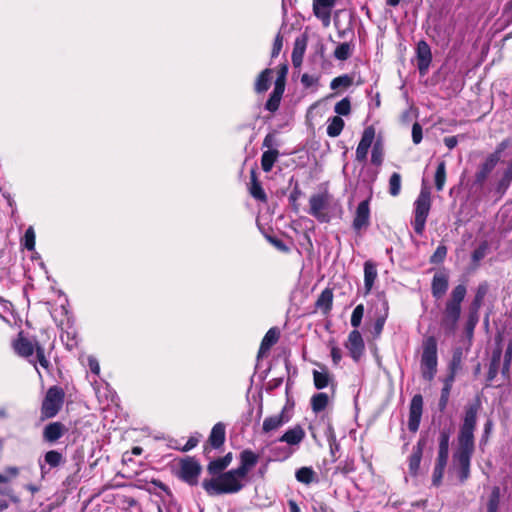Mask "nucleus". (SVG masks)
<instances>
[{
	"label": "nucleus",
	"mask_w": 512,
	"mask_h": 512,
	"mask_svg": "<svg viewBox=\"0 0 512 512\" xmlns=\"http://www.w3.org/2000/svg\"><path fill=\"white\" fill-rule=\"evenodd\" d=\"M239 460L237 468L202 481V487L209 496L236 494L244 488L243 479L257 465L259 455L251 449H244L239 454Z\"/></svg>",
	"instance_id": "1"
},
{
	"label": "nucleus",
	"mask_w": 512,
	"mask_h": 512,
	"mask_svg": "<svg viewBox=\"0 0 512 512\" xmlns=\"http://www.w3.org/2000/svg\"><path fill=\"white\" fill-rule=\"evenodd\" d=\"M479 408V401L465 407L463 423L457 436V449L453 454V460L457 468V477L462 484L470 478L471 459L475 451L474 431Z\"/></svg>",
	"instance_id": "2"
},
{
	"label": "nucleus",
	"mask_w": 512,
	"mask_h": 512,
	"mask_svg": "<svg viewBox=\"0 0 512 512\" xmlns=\"http://www.w3.org/2000/svg\"><path fill=\"white\" fill-rule=\"evenodd\" d=\"M375 134L376 130L373 125L367 126L363 130L360 142L355 152V159L359 163L366 162L369 148L372 146L371 163L375 166L382 165L384 160V148L380 139L374 142Z\"/></svg>",
	"instance_id": "3"
},
{
	"label": "nucleus",
	"mask_w": 512,
	"mask_h": 512,
	"mask_svg": "<svg viewBox=\"0 0 512 512\" xmlns=\"http://www.w3.org/2000/svg\"><path fill=\"white\" fill-rule=\"evenodd\" d=\"M489 284L486 281L479 283L475 295L468 307L467 320H489L493 314L494 303L488 297Z\"/></svg>",
	"instance_id": "4"
},
{
	"label": "nucleus",
	"mask_w": 512,
	"mask_h": 512,
	"mask_svg": "<svg viewBox=\"0 0 512 512\" xmlns=\"http://www.w3.org/2000/svg\"><path fill=\"white\" fill-rule=\"evenodd\" d=\"M437 364V339L434 335H426L422 341L420 361L421 374L424 380H433L437 372Z\"/></svg>",
	"instance_id": "5"
},
{
	"label": "nucleus",
	"mask_w": 512,
	"mask_h": 512,
	"mask_svg": "<svg viewBox=\"0 0 512 512\" xmlns=\"http://www.w3.org/2000/svg\"><path fill=\"white\" fill-rule=\"evenodd\" d=\"M432 206L431 192L428 187H422L414 202V219L411 225L414 232L422 236L425 231L426 221Z\"/></svg>",
	"instance_id": "6"
},
{
	"label": "nucleus",
	"mask_w": 512,
	"mask_h": 512,
	"mask_svg": "<svg viewBox=\"0 0 512 512\" xmlns=\"http://www.w3.org/2000/svg\"><path fill=\"white\" fill-rule=\"evenodd\" d=\"M64 401L65 391L61 386L53 385L49 387L41 403V419L54 418L61 411Z\"/></svg>",
	"instance_id": "7"
},
{
	"label": "nucleus",
	"mask_w": 512,
	"mask_h": 512,
	"mask_svg": "<svg viewBox=\"0 0 512 512\" xmlns=\"http://www.w3.org/2000/svg\"><path fill=\"white\" fill-rule=\"evenodd\" d=\"M331 199L332 195L327 190L311 195L308 213L320 223H329L331 217L325 210L328 208Z\"/></svg>",
	"instance_id": "8"
},
{
	"label": "nucleus",
	"mask_w": 512,
	"mask_h": 512,
	"mask_svg": "<svg viewBox=\"0 0 512 512\" xmlns=\"http://www.w3.org/2000/svg\"><path fill=\"white\" fill-rule=\"evenodd\" d=\"M201 472L202 467L194 457L188 456L180 460L178 477L188 485L196 486Z\"/></svg>",
	"instance_id": "9"
},
{
	"label": "nucleus",
	"mask_w": 512,
	"mask_h": 512,
	"mask_svg": "<svg viewBox=\"0 0 512 512\" xmlns=\"http://www.w3.org/2000/svg\"><path fill=\"white\" fill-rule=\"evenodd\" d=\"M467 293L466 286L459 284L451 292L450 299L446 303L445 315L448 320H459L461 315V303Z\"/></svg>",
	"instance_id": "10"
},
{
	"label": "nucleus",
	"mask_w": 512,
	"mask_h": 512,
	"mask_svg": "<svg viewBox=\"0 0 512 512\" xmlns=\"http://www.w3.org/2000/svg\"><path fill=\"white\" fill-rule=\"evenodd\" d=\"M226 440V424L217 422L211 429L206 443L203 445V454L209 458L212 450H220Z\"/></svg>",
	"instance_id": "11"
},
{
	"label": "nucleus",
	"mask_w": 512,
	"mask_h": 512,
	"mask_svg": "<svg viewBox=\"0 0 512 512\" xmlns=\"http://www.w3.org/2000/svg\"><path fill=\"white\" fill-rule=\"evenodd\" d=\"M370 226V198L361 201L355 211L352 228L357 234Z\"/></svg>",
	"instance_id": "12"
},
{
	"label": "nucleus",
	"mask_w": 512,
	"mask_h": 512,
	"mask_svg": "<svg viewBox=\"0 0 512 512\" xmlns=\"http://www.w3.org/2000/svg\"><path fill=\"white\" fill-rule=\"evenodd\" d=\"M423 413V397L421 394H415L409 405L408 429L415 433L418 431Z\"/></svg>",
	"instance_id": "13"
},
{
	"label": "nucleus",
	"mask_w": 512,
	"mask_h": 512,
	"mask_svg": "<svg viewBox=\"0 0 512 512\" xmlns=\"http://www.w3.org/2000/svg\"><path fill=\"white\" fill-rule=\"evenodd\" d=\"M416 61L419 74L425 76L432 63V52L425 40H420L416 46Z\"/></svg>",
	"instance_id": "14"
},
{
	"label": "nucleus",
	"mask_w": 512,
	"mask_h": 512,
	"mask_svg": "<svg viewBox=\"0 0 512 512\" xmlns=\"http://www.w3.org/2000/svg\"><path fill=\"white\" fill-rule=\"evenodd\" d=\"M427 440L421 437L416 445L412 448V453L408 457V471L412 477H417L420 471V463L423 456V451L426 447Z\"/></svg>",
	"instance_id": "15"
},
{
	"label": "nucleus",
	"mask_w": 512,
	"mask_h": 512,
	"mask_svg": "<svg viewBox=\"0 0 512 512\" xmlns=\"http://www.w3.org/2000/svg\"><path fill=\"white\" fill-rule=\"evenodd\" d=\"M68 428L64 423L60 421L50 422L44 426L42 431V439L45 443L55 444L58 442L66 433Z\"/></svg>",
	"instance_id": "16"
},
{
	"label": "nucleus",
	"mask_w": 512,
	"mask_h": 512,
	"mask_svg": "<svg viewBox=\"0 0 512 512\" xmlns=\"http://www.w3.org/2000/svg\"><path fill=\"white\" fill-rule=\"evenodd\" d=\"M495 340H496V347L492 351V356H491V360H490V364H489V369H488V373H487V382H488L487 386L490 385V383L496 378V376L498 374V371H499L500 363H501V357H502V346H501L502 334L498 333L496 335Z\"/></svg>",
	"instance_id": "17"
},
{
	"label": "nucleus",
	"mask_w": 512,
	"mask_h": 512,
	"mask_svg": "<svg viewBox=\"0 0 512 512\" xmlns=\"http://www.w3.org/2000/svg\"><path fill=\"white\" fill-rule=\"evenodd\" d=\"M346 348L349 350L350 356L354 361H358L364 353L365 344L360 332L357 329L349 333Z\"/></svg>",
	"instance_id": "18"
},
{
	"label": "nucleus",
	"mask_w": 512,
	"mask_h": 512,
	"mask_svg": "<svg viewBox=\"0 0 512 512\" xmlns=\"http://www.w3.org/2000/svg\"><path fill=\"white\" fill-rule=\"evenodd\" d=\"M12 347L17 355L23 358H29L34 354L36 342H32L24 335L23 331H20L17 338L13 341Z\"/></svg>",
	"instance_id": "19"
},
{
	"label": "nucleus",
	"mask_w": 512,
	"mask_h": 512,
	"mask_svg": "<svg viewBox=\"0 0 512 512\" xmlns=\"http://www.w3.org/2000/svg\"><path fill=\"white\" fill-rule=\"evenodd\" d=\"M289 420L290 418L286 414V407H284L278 415H272L264 419L262 424V432L267 434L272 431H275L279 429L282 425L287 423Z\"/></svg>",
	"instance_id": "20"
},
{
	"label": "nucleus",
	"mask_w": 512,
	"mask_h": 512,
	"mask_svg": "<svg viewBox=\"0 0 512 512\" xmlns=\"http://www.w3.org/2000/svg\"><path fill=\"white\" fill-rule=\"evenodd\" d=\"M336 0H313V13L325 24L330 20V9L335 5Z\"/></svg>",
	"instance_id": "21"
},
{
	"label": "nucleus",
	"mask_w": 512,
	"mask_h": 512,
	"mask_svg": "<svg viewBox=\"0 0 512 512\" xmlns=\"http://www.w3.org/2000/svg\"><path fill=\"white\" fill-rule=\"evenodd\" d=\"M448 289V275L445 272H437L432 279L431 292L434 298L440 299Z\"/></svg>",
	"instance_id": "22"
},
{
	"label": "nucleus",
	"mask_w": 512,
	"mask_h": 512,
	"mask_svg": "<svg viewBox=\"0 0 512 512\" xmlns=\"http://www.w3.org/2000/svg\"><path fill=\"white\" fill-rule=\"evenodd\" d=\"M333 296V289L325 288L315 302V309L327 316L332 309Z\"/></svg>",
	"instance_id": "23"
},
{
	"label": "nucleus",
	"mask_w": 512,
	"mask_h": 512,
	"mask_svg": "<svg viewBox=\"0 0 512 512\" xmlns=\"http://www.w3.org/2000/svg\"><path fill=\"white\" fill-rule=\"evenodd\" d=\"M497 164L498 163L495 161V159H492L488 156L480 165L478 171L475 174L474 185L482 188L489 174L493 171Z\"/></svg>",
	"instance_id": "24"
},
{
	"label": "nucleus",
	"mask_w": 512,
	"mask_h": 512,
	"mask_svg": "<svg viewBox=\"0 0 512 512\" xmlns=\"http://www.w3.org/2000/svg\"><path fill=\"white\" fill-rule=\"evenodd\" d=\"M280 330L276 327L270 328L264 335L259 350L258 357L265 355L279 340Z\"/></svg>",
	"instance_id": "25"
},
{
	"label": "nucleus",
	"mask_w": 512,
	"mask_h": 512,
	"mask_svg": "<svg viewBox=\"0 0 512 512\" xmlns=\"http://www.w3.org/2000/svg\"><path fill=\"white\" fill-rule=\"evenodd\" d=\"M249 193L250 195L257 201L262 203H266L268 201V197L261 185V182L258 180L257 173L255 170H251L250 172V184H249Z\"/></svg>",
	"instance_id": "26"
},
{
	"label": "nucleus",
	"mask_w": 512,
	"mask_h": 512,
	"mask_svg": "<svg viewBox=\"0 0 512 512\" xmlns=\"http://www.w3.org/2000/svg\"><path fill=\"white\" fill-rule=\"evenodd\" d=\"M305 431L300 425L288 429L280 438V442H285L288 445H299L305 438Z\"/></svg>",
	"instance_id": "27"
},
{
	"label": "nucleus",
	"mask_w": 512,
	"mask_h": 512,
	"mask_svg": "<svg viewBox=\"0 0 512 512\" xmlns=\"http://www.w3.org/2000/svg\"><path fill=\"white\" fill-rule=\"evenodd\" d=\"M378 272H377V266L376 264L371 261L367 260L364 263V289L365 294L370 293V291L373 288V285L375 283V280L377 279Z\"/></svg>",
	"instance_id": "28"
},
{
	"label": "nucleus",
	"mask_w": 512,
	"mask_h": 512,
	"mask_svg": "<svg viewBox=\"0 0 512 512\" xmlns=\"http://www.w3.org/2000/svg\"><path fill=\"white\" fill-rule=\"evenodd\" d=\"M319 367L321 371L313 370V382L316 389L322 390L333 381V376L325 365L319 364Z\"/></svg>",
	"instance_id": "29"
},
{
	"label": "nucleus",
	"mask_w": 512,
	"mask_h": 512,
	"mask_svg": "<svg viewBox=\"0 0 512 512\" xmlns=\"http://www.w3.org/2000/svg\"><path fill=\"white\" fill-rule=\"evenodd\" d=\"M273 70L266 68L262 70L257 76L254 84V90L258 94L266 92L271 85Z\"/></svg>",
	"instance_id": "30"
},
{
	"label": "nucleus",
	"mask_w": 512,
	"mask_h": 512,
	"mask_svg": "<svg viewBox=\"0 0 512 512\" xmlns=\"http://www.w3.org/2000/svg\"><path fill=\"white\" fill-rule=\"evenodd\" d=\"M295 478L298 482L305 485H310L311 483L318 481L316 472L312 467L307 466L297 469L295 472Z\"/></svg>",
	"instance_id": "31"
},
{
	"label": "nucleus",
	"mask_w": 512,
	"mask_h": 512,
	"mask_svg": "<svg viewBox=\"0 0 512 512\" xmlns=\"http://www.w3.org/2000/svg\"><path fill=\"white\" fill-rule=\"evenodd\" d=\"M370 313V320H386L388 317V305L385 300L378 299L371 310Z\"/></svg>",
	"instance_id": "32"
},
{
	"label": "nucleus",
	"mask_w": 512,
	"mask_h": 512,
	"mask_svg": "<svg viewBox=\"0 0 512 512\" xmlns=\"http://www.w3.org/2000/svg\"><path fill=\"white\" fill-rule=\"evenodd\" d=\"M306 48V38H297L292 52V63L294 67H299L302 64L303 56Z\"/></svg>",
	"instance_id": "33"
},
{
	"label": "nucleus",
	"mask_w": 512,
	"mask_h": 512,
	"mask_svg": "<svg viewBox=\"0 0 512 512\" xmlns=\"http://www.w3.org/2000/svg\"><path fill=\"white\" fill-rule=\"evenodd\" d=\"M279 151L277 149H268L261 156V168L264 172H270L277 161Z\"/></svg>",
	"instance_id": "34"
},
{
	"label": "nucleus",
	"mask_w": 512,
	"mask_h": 512,
	"mask_svg": "<svg viewBox=\"0 0 512 512\" xmlns=\"http://www.w3.org/2000/svg\"><path fill=\"white\" fill-rule=\"evenodd\" d=\"M344 126L345 122L340 116H333L329 118L326 129L327 135L332 138L338 137L343 131Z\"/></svg>",
	"instance_id": "35"
},
{
	"label": "nucleus",
	"mask_w": 512,
	"mask_h": 512,
	"mask_svg": "<svg viewBox=\"0 0 512 512\" xmlns=\"http://www.w3.org/2000/svg\"><path fill=\"white\" fill-rule=\"evenodd\" d=\"M501 491L498 486L491 489V493L486 503V512H498L500 506Z\"/></svg>",
	"instance_id": "36"
},
{
	"label": "nucleus",
	"mask_w": 512,
	"mask_h": 512,
	"mask_svg": "<svg viewBox=\"0 0 512 512\" xmlns=\"http://www.w3.org/2000/svg\"><path fill=\"white\" fill-rule=\"evenodd\" d=\"M329 403V397L326 393L320 392L314 394L311 398V408L314 413H320L326 409Z\"/></svg>",
	"instance_id": "37"
},
{
	"label": "nucleus",
	"mask_w": 512,
	"mask_h": 512,
	"mask_svg": "<svg viewBox=\"0 0 512 512\" xmlns=\"http://www.w3.org/2000/svg\"><path fill=\"white\" fill-rule=\"evenodd\" d=\"M512 181V160L508 163L501 179L498 181L496 190L499 193H505Z\"/></svg>",
	"instance_id": "38"
},
{
	"label": "nucleus",
	"mask_w": 512,
	"mask_h": 512,
	"mask_svg": "<svg viewBox=\"0 0 512 512\" xmlns=\"http://www.w3.org/2000/svg\"><path fill=\"white\" fill-rule=\"evenodd\" d=\"M44 461L50 468H56L61 465L65 459L61 452L57 450H49L44 455Z\"/></svg>",
	"instance_id": "39"
},
{
	"label": "nucleus",
	"mask_w": 512,
	"mask_h": 512,
	"mask_svg": "<svg viewBox=\"0 0 512 512\" xmlns=\"http://www.w3.org/2000/svg\"><path fill=\"white\" fill-rule=\"evenodd\" d=\"M435 187L437 191H442L446 182V163L440 161L437 165L435 176Z\"/></svg>",
	"instance_id": "40"
},
{
	"label": "nucleus",
	"mask_w": 512,
	"mask_h": 512,
	"mask_svg": "<svg viewBox=\"0 0 512 512\" xmlns=\"http://www.w3.org/2000/svg\"><path fill=\"white\" fill-rule=\"evenodd\" d=\"M353 53V46L349 42L340 43L334 50V57L340 61H346Z\"/></svg>",
	"instance_id": "41"
},
{
	"label": "nucleus",
	"mask_w": 512,
	"mask_h": 512,
	"mask_svg": "<svg viewBox=\"0 0 512 512\" xmlns=\"http://www.w3.org/2000/svg\"><path fill=\"white\" fill-rule=\"evenodd\" d=\"M302 195H303V192H302L298 182H296L290 195H289V198H288L290 207L295 214L299 213L300 204H299L298 200Z\"/></svg>",
	"instance_id": "42"
},
{
	"label": "nucleus",
	"mask_w": 512,
	"mask_h": 512,
	"mask_svg": "<svg viewBox=\"0 0 512 512\" xmlns=\"http://www.w3.org/2000/svg\"><path fill=\"white\" fill-rule=\"evenodd\" d=\"M226 466L219 458H216L209 462L207 465V472L214 477H219V475L225 473Z\"/></svg>",
	"instance_id": "43"
},
{
	"label": "nucleus",
	"mask_w": 512,
	"mask_h": 512,
	"mask_svg": "<svg viewBox=\"0 0 512 512\" xmlns=\"http://www.w3.org/2000/svg\"><path fill=\"white\" fill-rule=\"evenodd\" d=\"M353 84V77L348 74H343L338 77H335L330 82V88L332 90H336L339 87L348 88Z\"/></svg>",
	"instance_id": "44"
},
{
	"label": "nucleus",
	"mask_w": 512,
	"mask_h": 512,
	"mask_svg": "<svg viewBox=\"0 0 512 512\" xmlns=\"http://www.w3.org/2000/svg\"><path fill=\"white\" fill-rule=\"evenodd\" d=\"M401 175L397 172L391 174L389 178V194L397 197L401 192Z\"/></svg>",
	"instance_id": "45"
},
{
	"label": "nucleus",
	"mask_w": 512,
	"mask_h": 512,
	"mask_svg": "<svg viewBox=\"0 0 512 512\" xmlns=\"http://www.w3.org/2000/svg\"><path fill=\"white\" fill-rule=\"evenodd\" d=\"M464 357V351L462 347H456L453 350L452 358L449 363V370L459 371L462 367V360Z\"/></svg>",
	"instance_id": "46"
},
{
	"label": "nucleus",
	"mask_w": 512,
	"mask_h": 512,
	"mask_svg": "<svg viewBox=\"0 0 512 512\" xmlns=\"http://www.w3.org/2000/svg\"><path fill=\"white\" fill-rule=\"evenodd\" d=\"M334 111L337 113L336 116H347L351 112V101L348 97L343 98L337 102L334 106Z\"/></svg>",
	"instance_id": "47"
},
{
	"label": "nucleus",
	"mask_w": 512,
	"mask_h": 512,
	"mask_svg": "<svg viewBox=\"0 0 512 512\" xmlns=\"http://www.w3.org/2000/svg\"><path fill=\"white\" fill-rule=\"evenodd\" d=\"M282 97L283 96L271 92L268 100L265 103V109L271 113H275L280 107Z\"/></svg>",
	"instance_id": "48"
},
{
	"label": "nucleus",
	"mask_w": 512,
	"mask_h": 512,
	"mask_svg": "<svg viewBox=\"0 0 512 512\" xmlns=\"http://www.w3.org/2000/svg\"><path fill=\"white\" fill-rule=\"evenodd\" d=\"M447 255V247L445 245H439L434 253L431 255L429 261L432 264H439L444 261Z\"/></svg>",
	"instance_id": "49"
},
{
	"label": "nucleus",
	"mask_w": 512,
	"mask_h": 512,
	"mask_svg": "<svg viewBox=\"0 0 512 512\" xmlns=\"http://www.w3.org/2000/svg\"><path fill=\"white\" fill-rule=\"evenodd\" d=\"M34 352L36 353V358H37V361L39 362V364L44 369L48 370L50 367V362L48 361V359L45 356L44 348L38 342H36V348H35Z\"/></svg>",
	"instance_id": "50"
},
{
	"label": "nucleus",
	"mask_w": 512,
	"mask_h": 512,
	"mask_svg": "<svg viewBox=\"0 0 512 512\" xmlns=\"http://www.w3.org/2000/svg\"><path fill=\"white\" fill-rule=\"evenodd\" d=\"M34 352L36 353V358H37V361L39 362V364L44 369L48 370L50 367V362L48 361V359L45 356L44 348L38 342H36V348H35Z\"/></svg>",
	"instance_id": "51"
},
{
	"label": "nucleus",
	"mask_w": 512,
	"mask_h": 512,
	"mask_svg": "<svg viewBox=\"0 0 512 512\" xmlns=\"http://www.w3.org/2000/svg\"><path fill=\"white\" fill-rule=\"evenodd\" d=\"M24 247L32 251L35 248V232L32 227H29L24 234Z\"/></svg>",
	"instance_id": "52"
},
{
	"label": "nucleus",
	"mask_w": 512,
	"mask_h": 512,
	"mask_svg": "<svg viewBox=\"0 0 512 512\" xmlns=\"http://www.w3.org/2000/svg\"><path fill=\"white\" fill-rule=\"evenodd\" d=\"M449 440H450V430L442 429L439 434V448L438 450L449 451Z\"/></svg>",
	"instance_id": "53"
},
{
	"label": "nucleus",
	"mask_w": 512,
	"mask_h": 512,
	"mask_svg": "<svg viewBox=\"0 0 512 512\" xmlns=\"http://www.w3.org/2000/svg\"><path fill=\"white\" fill-rule=\"evenodd\" d=\"M488 249V243L486 241L482 242L472 253L473 262L477 263L482 260Z\"/></svg>",
	"instance_id": "54"
},
{
	"label": "nucleus",
	"mask_w": 512,
	"mask_h": 512,
	"mask_svg": "<svg viewBox=\"0 0 512 512\" xmlns=\"http://www.w3.org/2000/svg\"><path fill=\"white\" fill-rule=\"evenodd\" d=\"M354 471L355 465L353 460H346L343 463L339 464L335 469V473H341L343 475H347Z\"/></svg>",
	"instance_id": "55"
},
{
	"label": "nucleus",
	"mask_w": 512,
	"mask_h": 512,
	"mask_svg": "<svg viewBox=\"0 0 512 512\" xmlns=\"http://www.w3.org/2000/svg\"><path fill=\"white\" fill-rule=\"evenodd\" d=\"M450 392H451V390H448L447 388L441 389V394H440V398L438 401V410L441 413H443L447 408V405L449 402V397H450Z\"/></svg>",
	"instance_id": "56"
},
{
	"label": "nucleus",
	"mask_w": 512,
	"mask_h": 512,
	"mask_svg": "<svg viewBox=\"0 0 512 512\" xmlns=\"http://www.w3.org/2000/svg\"><path fill=\"white\" fill-rule=\"evenodd\" d=\"M328 442L332 461L335 462L337 460L336 453L340 450V444L338 443L334 432H331Z\"/></svg>",
	"instance_id": "57"
},
{
	"label": "nucleus",
	"mask_w": 512,
	"mask_h": 512,
	"mask_svg": "<svg viewBox=\"0 0 512 512\" xmlns=\"http://www.w3.org/2000/svg\"><path fill=\"white\" fill-rule=\"evenodd\" d=\"M510 145V141L508 139H504L501 141L495 151L488 155L490 158L495 159V161L498 163L501 159L502 152Z\"/></svg>",
	"instance_id": "58"
},
{
	"label": "nucleus",
	"mask_w": 512,
	"mask_h": 512,
	"mask_svg": "<svg viewBox=\"0 0 512 512\" xmlns=\"http://www.w3.org/2000/svg\"><path fill=\"white\" fill-rule=\"evenodd\" d=\"M200 437H201V434L199 433H196L195 435L193 436H190L189 439L187 440V442L185 443V445L181 448H179L180 451L182 452H188L190 450H192L193 448H195L199 441H200Z\"/></svg>",
	"instance_id": "59"
},
{
	"label": "nucleus",
	"mask_w": 512,
	"mask_h": 512,
	"mask_svg": "<svg viewBox=\"0 0 512 512\" xmlns=\"http://www.w3.org/2000/svg\"><path fill=\"white\" fill-rule=\"evenodd\" d=\"M282 47H283V36L281 35V33H278L275 36V39L273 42L271 58H276L280 54Z\"/></svg>",
	"instance_id": "60"
},
{
	"label": "nucleus",
	"mask_w": 512,
	"mask_h": 512,
	"mask_svg": "<svg viewBox=\"0 0 512 512\" xmlns=\"http://www.w3.org/2000/svg\"><path fill=\"white\" fill-rule=\"evenodd\" d=\"M445 468L440 466H434L433 474H432V484L436 487H439L442 483L443 475Z\"/></svg>",
	"instance_id": "61"
},
{
	"label": "nucleus",
	"mask_w": 512,
	"mask_h": 512,
	"mask_svg": "<svg viewBox=\"0 0 512 512\" xmlns=\"http://www.w3.org/2000/svg\"><path fill=\"white\" fill-rule=\"evenodd\" d=\"M423 139V130L419 122H415L412 126V141L414 144H419Z\"/></svg>",
	"instance_id": "62"
},
{
	"label": "nucleus",
	"mask_w": 512,
	"mask_h": 512,
	"mask_svg": "<svg viewBox=\"0 0 512 512\" xmlns=\"http://www.w3.org/2000/svg\"><path fill=\"white\" fill-rule=\"evenodd\" d=\"M267 240L279 251L285 252V253H287L289 251V248L287 247V245L280 238L268 235Z\"/></svg>",
	"instance_id": "63"
},
{
	"label": "nucleus",
	"mask_w": 512,
	"mask_h": 512,
	"mask_svg": "<svg viewBox=\"0 0 512 512\" xmlns=\"http://www.w3.org/2000/svg\"><path fill=\"white\" fill-rule=\"evenodd\" d=\"M476 323L477 322H466V324H465L464 335L467 338V342H468V345L466 348L467 350L469 349V347L472 343Z\"/></svg>",
	"instance_id": "64"
}]
</instances>
